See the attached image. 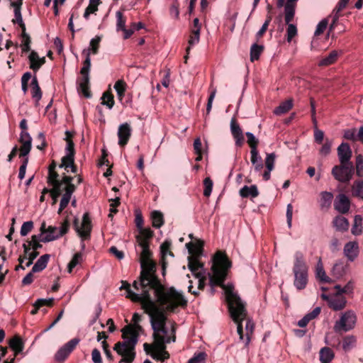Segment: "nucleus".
Here are the masks:
<instances>
[{"label":"nucleus","instance_id":"nucleus-31","mask_svg":"<svg viewBox=\"0 0 363 363\" xmlns=\"http://www.w3.org/2000/svg\"><path fill=\"white\" fill-rule=\"evenodd\" d=\"M250 161L256 172H260L263 168V161L258 150H250Z\"/></svg>","mask_w":363,"mask_h":363},{"label":"nucleus","instance_id":"nucleus-18","mask_svg":"<svg viewBox=\"0 0 363 363\" xmlns=\"http://www.w3.org/2000/svg\"><path fill=\"white\" fill-rule=\"evenodd\" d=\"M337 156L340 164L352 163L350 161L352 152L349 145L346 143H342L337 147Z\"/></svg>","mask_w":363,"mask_h":363},{"label":"nucleus","instance_id":"nucleus-41","mask_svg":"<svg viewBox=\"0 0 363 363\" xmlns=\"http://www.w3.org/2000/svg\"><path fill=\"white\" fill-rule=\"evenodd\" d=\"M152 226L155 228H160L164 224L162 213L159 211H154L151 213Z\"/></svg>","mask_w":363,"mask_h":363},{"label":"nucleus","instance_id":"nucleus-54","mask_svg":"<svg viewBox=\"0 0 363 363\" xmlns=\"http://www.w3.org/2000/svg\"><path fill=\"white\" fill-rule=\"evenodd\" d=\"M345 272V269L343 263L339 262L334 264L332 269V274L335 278L339 279L342 277Z\"/></svg>","mask_w":363,"mask_h":363},{"label":"nucleus","instance_id":"nucleus-48","mask_svg":"<svg viewBox=\"0 0 363 363\" xmlns=\"http://www.w3.org/2000/svg\"><path fill=\"white\" fill-rule=\"evenodd\" d=\"M74 155H72V153H66V155L62 158V162L60 164V168H64L67 172L70 166L74 164Z\"/></svg>","mask_w":363,"mask_h":363},{"label":"nucleus","instance_id":"nucleus-5","mask_svg":"<svg viewBox=\"0 0 363 363\" xmlns=\"http://www.w3.org/2000/svg\"><path fill=\"white\" fill-rule=\"evenodd\" d=\"M160 306H162L158 303L157 300H153L143 309L150 316L151 327L154 332L153 334L156 335H160V333L163 334L167 333L166 328L167 315L164 308ZM162 306L164 307V306ZM164 308H166L165 306ZM165 310L168 311L167 309ZM174 310L175 308L172 311Z\"/></svg>","mask_w":363,"mask_h":363},{"label":"nucleus","instance_id":"nucleus-3","mask_svg":"<svg viewBox=\"0 0 363 363\" xmlns=\"http://www.w3.org/2000/svg\"><path fill=\"white\" fill-rule=\"evenodd\" d=\"M226 298L228 303L229 311L231 318L237 323V332L240 340L243 341L245 346L247 347L250 342V335L253 333L254 323L251 320L247 319L245 323V337L243 334L242 320L246 317L245 304L242 302L238 294L230 289L226 290Z\"/></svg>","mask_w":363,"mask_h":363},{"label":"nucleus","instance_id":"nucleus-1","mask_svg":"<svg viewBox=\"0 0 363 363\" xmlns=\"http://www.w3.org/2000/svg\"><path fill=\"white\" fill-rule=\"evenodd\" d=\"M141 272L139 280H135L133 287L139 290V285L152 291L158 303L166 307L167 311H173L179 306H186L187 301L181 292L174 287L166 289L154 273L155 263L151 260L140 262Z\"/></svg>","mask_w":363,"mask_h":363},{"label":"nucleus","instance_id":"nucleus-6","mask_svg":"<svg viewBox=\"0 0 363 363\" xmlns=\"http://www.w3.org/2000/svg\"><path fill=\"white\" fill-rule=\"evenodd\" d=\"M294 285L298 290H302L306 288L308 284V266L302 252L296 251L294 253Z\"/></svg>","mask_w":363,"mask_h":363},{"label":"nucleus","instance_id":"nucleus-39","mask_svg":"<svg viewBox=\"0 0 363 363\" xmlns=\"http://www.w3.org/2000/svg\"><path fill=\"white\" fill-rule=\"evenodd\" d=\"M333 199V194L328 191H322L320 193V206L322 209L328 208Z\"/></svg>","mask_w":363,"mask_h":363},{"label":"nucleus","instance_id":"nucleus-51","mask_svg":"<svg viewBox=\"0 0 363 363\" xmlns=\"http://www.w3.org/2000/svg\"><path fill=\"white\" fill-rule=\"evenodd\" d=\"M101 104L106 106L111 109L114 105V99L113 94L109 91H105L101 96Z\"/></svg>","mask_w":363,"mask_h":363},{"label":"nucleus","instance_id":"nucleus-50","mask_svg":"<svg viewBox=\"0 0 363 363\" xmlns=\"http://www.w3.org/2000/svg\"><path fill=\"white\" fill-rule=\"evenodd\" d=\"M152 359L164 362L166 359L169 358V352L165 350H160V351H152L150 354H149Z\"/></svg>","mask_w":363,"mask_h":363},{"label":"nucleus","instance_id":"nucleus-36","mask_svg":"<svg viewBox=\"0 0 363 363\" xmlns=\"http://www.w3.org/2000/svg\"><path fill=\"white\" fill-rule=\"evenodd\" d=\"M293 107V100L289 99L279 104L274 111V113L277 116H281L289 111Z\"/></svg>","mask_w":363,"mask_h":363},{"label":"nucleus","instance_id":"nucleus-62","mask_svg":"<svg viewBox=\"0 0 363 363\" xmlns=\"http://www.w3.org/2000/svg\"><path fill=\"white\" fill-rule=\"evenodd\" d=\"M344 138L346 140L356 141L357 140V133L355 128L347 129L344 131Z\"/></svg>","mask_w":363,"mask_h":363},{"label":"nucleus","instance_id":"nucleus-46","mask_svg":"<svg viewBox=\"0 0 363 363\" xmlns=\"http://www.w3.org/2000/svg\"><path fill=\"white\" fill-rule=\"evenodd\" d=\"M263 50L264 47L262 45H259L256 43L253 44L250 48V60L252 62L257 60Z\"/></svg>","mask_w":363,"mask_h":363},{"label":"nucleus","instance_id":"nucleus-42","mask_svg":"<svg viewBox=\"0 0 363 363\" xmlns=\"http://www.w3.org/2000/svg\"><path fill=\"white\" fill-rule=\"evenodd\" d=\"M356 343V337L353 335H347L343 338L342 347L345 352L351 350Z\"/></svg>","mask_w":363,"mask_h":363},{"label":"nucleus","instance_id":"nucleus-28","mask_svg":"<svg viewBox=\"0 0 363 363\" xmlns=\"http://www.w3.org/2000/svg\"><path fill=\"white\" fill-rule=\"evenodd\" d=\"M186 246L191 256L200 257L202 253L203 242L201 240L196 242H190L186 243Z\"/></svg>","mask_w":363,"mask_h":363},{"label":"nucleus","instance_id":"nucleus-21","mask_svg":"<svg viewBox=\"0 0 363 363\" xmlns=\"http://www.w3.org/2000/svg\"><path fill=\"white\" fill-rule=\"evenodd\" d=\"M59 174L57 172L55 171L48 172V176L47 182L50 186H52V189L50 191V195L54 202H56L57 198L59 197V192L57 191V184L60 180L58 179Z\"/></svg>","mask_w":363,"mask_h":363},{"label":"nucleus","instance_id":"nucleus-44","mask_svg":"<svg viewBox=\"0 0 363 363\" xmlns=\"http://www.w3.org/2000/svg\"><path fill=\"white\" fill-rule=\"evenodd\" d=\"M53 298H48V299H45V298H39L38 299L33 306H34V308L31 311L30 313L33 314V315H35L37 313L38 311L39 310V308L43 306H52V303H53Z\"/></svg>","mask_w":363,"mask_h":363},{"label":"nucleus","instance_id":"nucleus-35","mask_svg":"<svg viewBox=\"0 0 363 363\" xmlns=\"http://www.w3.org/2000/svg\"><path fill=\"white\" fill-rule=\"evenodd\" d=\"M31 86V94L33 99L35 100L37 103L41 99L42 97V91L39 86L38 82L36 77H34L30 82Z\"/></svg>","mask_w":363,"mask_h":363},{"label":"nucleus","instance_id":"nucleus-30","mask_svg":"<svg viewBox=\"0 0 363 363\" xmlns=\"http://www.w3.org/2000/svg\"><path fill=\"white\" fill-rule=\"evenodd\" d=\"M9 346L15 352V356L21 353L24 348L23 340L18 335H15L10 340Z\"/></svg>","mask_w":363,"mask_h":363},{"label":"nucleus","instance_id":"nucleus-19","mask_svg":"<svg viewBox=\"0 0 363 363\" xmlns=\"http://www.w3.org/2000/svg\"><path fill=\"white\" fill-rule=\"evenodd\" d=\"M334 208L342 214L347 213L350 208V201L348 197L343 194H339L335 200Z\"/></svg>","mask_w":363,"mask_h":363},{"label":"nucleus","instance_id":"nucleus-45","mask_svg":"<svg viewBox=\"0 0 363 363\" xmlns=\"http://www.w3.org/2000/svg\"><path fill=\"white\" fill-rule=\"evenodd\" d=\"M352 195L363 199V179L355 181L352 186Z\"/></svg>","mask_w":363,"mask_h":363},{"label":"nucleus","instance_id":"nucleus-15","mask_svg":"<svg viewBox=\"0 0 363 363\" xmlns=\"http://www.w3.org/2000/svg\"><path fill=\"white\" fill-rule=\"evenodd\" d=\"M321 298L328 302V306L333 311H341L346 306V298L340 293H336L332 296L322 294Z\"/></svg>","mask_w":363,"mask_h":363},{"label":"nucleus","instance_id":"nucleus-53","mask_svg":"<svg viewBox=\"0 0 363 363\" xmlns=\"http://www.w3.org/2000/svg\"><path fill=\"white\" fill-rule=\"evenodd\" d=\"M82 261V254L81 252H77L74 255L72 259L68 264V272L71 273L72 269Z\"/></svg>","mask_w":363,"mask_h":363},{"label":"nucleus","instance_id":"nucleus-59","mask_svg":"<svg viewBox=\"0 0 363 363\" xmlns=\"http://www.w3.org/2000/svg\"><path fill=\"white\" fill-rule=\"evenodd\" d=\"M191 35L190 36V38L189 40V47L186 48V52L188 53L190 50V46L194 45L199 43V38H200V32H199V30H192Z\"/></svg>","mask_w":363,"mask_h":363},{"label":"nucleus","instance_id":"nucleus-2","mask_svg":"<svg viewBox=\"0 0 363 363\" xmlns=\"http://www.w3.org/2000/svg\"><path fill=\"white\" fill-rule=\"evenodd\" d=\"M133 325L125 326L122 329L123 342H118L113 347V350L122 357L120 363H132L135 357V347L138 341L139 331L142 327L138 324L141 316L135 313L133 315Z\"/></svg>","mask_w":363,"mask_h":363},{"label":"nucleus","instance_id":"nucleus-34","mask_svg":"<svg viewBox=\"0 0 363 363\" xmlns=\"http://www.w3.org/2000/svg\"><path fill=\"white\" fill-rule=\"evenodd\" d=\"M21 6L22 5H19V4H17L16 6H11L12 7H13L14 16H15V18H13L12 20V22L13 23H18L19 25V26L21 27V30L26 31V25L23 21V18H22V15H21Z\"/></svg>","mask_w":363,"mask_h":363},{"label":"nucleus","instance_id":"nucleus-58","mask_svg":"<svg viewBox=\"0 0 363 363\" xmlns=\"http://www.w3.org/2000/svg\"><path fill=\"white\" fill-rule=\"evenodd\" d=\"M245 135L247 138V143L251 149L250 150H257L258 140L250 132H247Z\"/></svg>","mask_w":363,"mask_h":363},{"label":"nucleus","instance_id":"nucleus-24","mask_svg":"<svg viewBox=\"0 0 363 363\" xmlns=\"http://www.w3.org/2000/svg\"><path fill=\"white\" fill-rule=\"evenodd\" d=\"M275 159L276 155L274 152L267 155L265 158V167L267 169L262 174L263 179L265 181H268L271 177V172L274 168Z\"/></svg>","mask_w":363,"mask_h":363},{"label":"nucleus","instance_id":"nucleus-64","mask_svg":"<svg viewBox=\"0 0 363 363\" xmlns=\"http://www.w3.org/2000/svg\"><path fill=\"white\" fill-rule=\"evenodd\" d=\"M21 146L20 147V157H26L27 156L32 147V142H25V143H21Z\"/></svg>","mask_w":363,"mask_h":363},{"label":"nucleus","instance_id":"nucleus-23","mask_svg":"<svg viewBox=\"0 0 363 363\" xmlns=\"http://www.w3.org/2000/svg\"><path fill=\"white\" fill-rule=\"evenodd\" d=\"M30 62V68L34 72H37L40 67L45 63V57H40L38 54L32 50L28 56Z\"/></svg>","mask_w":363,"mask_h":363},{"label":"nucleus","instance_id":"nucleus-8","mask_svg":"<svg viewBox=\"0 0 363 363\" xmlns=\"http://www.w3.org/2000/svg\"><path fill=\"white\" fill-rule=\"evenodd\" d=\"M73 179L72 177L63 175L62 179L57 184V191H58L59 192V196L65 191L60 200L58 209L59 214L67 206L70 201L71 196L76 189L74 184H72Z\"/></svg>","mask_w":363,"mask_h":363},{"label":"nucleus","instance_id":"nucleus-47","mask_svg":"<svg viewBox=\"0 0 363 363\" xmlns=\"http://www.w3.org/2000/svg\"><path fill=\"white\" fill-rule=\"evenodd\" d=\"M284 13H285V22L286 24L290 23V22L293 20L295 14V5H289V4H286L284 6Z\"/></svg>","mask_w":363,"mask_h":363},{"label":"nucleus","instance_id":"nucleus-37","mask_svg":"<svg viewBox=\"0 0 363 363\" xmlns=\"http://www.w3.org/2000/svg\"><path fill=\"white\" fill-rule=\"evenodd\" d=\"M363 232V218L360 215H356L354 218L351 233L354 235H360Z\"/></svg>","mask_w":363,"mask_h":363},{"label":"nucleus","instance_id":"nucleus-61","mask_svg":"<svg viewBox=\"0 0 363 363\" xmlns=\"http://www.w3.org/2000/svg\"><path fill=\"white\" fill-rule=\"evenodd\" d=\"M204 190L203 195L208 197L212 191L213 189V181L209 178L206 177L203 180Z\"/></svg>","mask_w":363,"mask_h":363},{"label":"nucleus","instance_id":"nucleus-56","mask_svg":"<svg viewBox=\"0 0 363 363\" xmlns=\"http://www.w3.org/2000/svg\"><path fill=\"white\" fill-rule=\"evenodd\" d=\"M355 167L356 174L359 177H363V155L361 154L356 157Z\"/></svg>","mask_w":363,"mask_h":363},{"label":"nucleus","instance_id":"nucleus-40","mask_svg":"<svg viewBox=\"0 0 363 363\" xmlns=\"http://www.w3.org/2000/svg\"><path fill=\"white\" fill-rule=\"evenodd\" d=\"M334 352L329 347H323L320 351L321 363H330L334 358Z\"/></svg>","mask_w":363,"mask_h":363},{"label":"nucleus","instance_id":"nucleus-14","mask_svg":"<svg viewBox=\"0 0 363 363\" xmlns=\"http://www.w3.org/2000/svg\"><path fill=\"white\" fill-rule=\"evenodd\" d=\"M154 342L152 345H150L148 343H144L143 348L147 354H150L152 351H160L166 349V343H169L170 342H174L176 340L175 336H173L172 338L168 337L165 338L162 335H156L153 334Z\"/></svg>","mask_w":363,"mask_h":363},{"label":"nucleus","instance_id":"nucleus-10","mask_svg":"<svg viewBox=\"0 0 363 363\" xmlns=\"http://www.w3.org/2000/svg\"><path fill=\"white\" fill-rule=\"evenodd\" d=\"M91 69L90 51H86V59L80 70L81 77L77 79V89L86 98L91 96L89 91V71Z\"/></svg>","mask_w":363,"mask_h":363},{"label":"nucleus","instance_id":"nucleus-38","mask_svg":"<svg viewBox=\"0 0 363 363\" xmlns=\"http://www.w3.org/2000/svg\"><path fill=\"white\" fill-rule=\"evenodd\" d=\"M339 54V52L337 50L331 51L328 56L323 57L318 62V65L320 67H326L335 63L337 60Z\"/></svg>","mask_w":363,"mask_h":363},{"label":"nucleus","instance_id":"nucleus-11","mask_svg":"<svg viewBox=\"0 0 363 363\" xmlns=\"http://www.w3.org/2000/svg\"><path fill=\"white\" fill-rule=\"evenodd\" d=\"M357 317L352 311H347L342 313L340 320L334 325V330L336 333L347 332L352 330L356 323Z\"/></svg>","mask_w":363,"mask_h":363},{"label":"nucleus","instance_id":"nucleus-55","mask_svg":"<svg viewBox=\"0 0 363 363\" xmlns=\"http://www.w3.org/2000/svg\"><path fill=\"white\" fill-rule=\"evenodd\" d=\"M116 30H121V29H124L125 27L126 18L123 16V13L120 11H118L116 13Z\"/></svg>","mask_w":363,"mask_h":363},{"label":"nucleus","instance_id":"nucleus-13","mask_svg":"<svg viewBox=\"0 0 363 363\" xmlns=\"http://www.w3.org/2000/svg\"><path fill=\"white\" fill-rule=\"evenodd\" d=\"M74 227L82 240H88L90 238V233L92 228L89 213H84L80 225H79L78 218H75L74 220Z\"/></svg>","mask_w":363,"mask_h":363},{"label":"nucleus","instance_id":"nucleus-32","mask_svg":"<svg viewBox=\"0 0 363 363\" xmlns=\"http://www.w3.org/2000/svg\"><path fill=\"white\" fill-rule=\"evenodd\" d=\"M199 257L196 256H189L188 257V267L194 275L197 273H202L199 272L200 269L203 268V264L199 262Z\"/></svg>","mask_w":363,"mask_h":363},{"label":"nucleus","instance_id":"nucleus-29","mask_svg":"<svg viewBox=\"0 0 363 363\" xmlns=\"http://www.w3.org/2000/svg\"><path fill=\"white\" fill-rule=\"evenodd\" d=\"M239 194L242 198H255L259 195V191L256 185L244 186L240 189Z\"/></svg>","mask_w":363,"mask_h":363},{"label":"nucleus","instance_id":"nucleus-20","mask_svg":"<svg viewBox=\"0 0 363 363\" xmlns=\"http://www.w3.org/2000/svg\"><path fill=\"white\" fill-rule=\"evenodd\" d=\"M131 131L130 125L128 123H124L119 125L118 130L119 145L125 146L128 143L131 136Z\"/></svg>","mask_w":363,"mask_h":363},{"label":"nucleus","instance_id":"nucleus-26","mask_svg":"<svg viewBox=\"0 0 363 363\" xmlns=\"http://www.w3.org/2000/svg\"><path fill=\"white\" fill-rule=\"evenodd\" d=\"M333 225L336 230L345 232L348 230L350 223L346 218L342 216H337L333 219Z\"/></svg>","mask_w":363,"mask_h":363},{"label":"nucleus","instance_id":"nucleus-27","mask_svg":"<svg viewBox=\"0 0 363 363\" xmlns=\"http://www.w3.org/2000/svg\"><path fill=\"white\" fill-rule=\"evenodd\" d=\"M139 234L136 235V241L138 244H141L143 241L147 244H150V239L153 236V231L150 228H140L138 229Z\"/></svg>","mask_w":363,"mask_h":363},{"label":"nucleus","instance_id":"nucleus-12","mask_svg":"<svg viewBox=\"0 0 363 363\" xmlns=\"http://www.w3.org/2000/svg\"><path fill=\"white\" fill-rule=\"evenodd\" d=\"M354 167L352 163L340 164L332 169V174L340 182H348L352 177Z\"/></svg>","mask_w":363,"mask_h":363},{"label":"nucleus","instance_id":"nucleus-33","mask_svg":"<svg viewBox=\"0 0 363 363\" xmlns=\"http://www.w3.org/2000/svg\"><path fill=\"white\" fill-rule=\"evenodd\" d=\"M50 259V255L45 254L42 255L35 263L32 269L33 272H40L46 268Z\"/></svg>","mask_w":363,"mask_h":363},{"label":"nucleus","instance_id":"nucleus-43","mask_svg":"<svg viewBox=\"0 0 363 363\" xmlns=\"http://www.w3.org/2000/svg\"><path fill=\"white\" fill-rule=\"evenodd\" d=\"M139 247H141V252L140 256V262L142 261H145L148 259H151V252L150 250V244H147L145 242H142L141 244H138Z\"/></svg>","mask_w":363,"mask_h":363},{"label":"nucleus","instance_id":"nucleus-17","mask_svg":"<svg viewBox=\"0 0 363 363\" xmlns=\"http://www.w3.org/2000/svg\"><path fill=\"white\" fill-rule=\"evenodd\" d=\"M230 131L235 140V145L237 147H241L244 143L245 138L242 130L235 118H232L230 121Z\"/></svg>","mask_w":363,"mask_h":363},{"label":"nucleus","instance_id":"nucleus-63","mask_svg":"<svg viewBox=\"0 0 363 363\" xmlns=\"http://www.w3.org/2000/svg\"><path fill=\"white\" fill-rule=\"evenodd\" d=\"M332 144V141L327 138L319 150L320 154L323 156L328 155L330 152Z\"/></svg>","mask_w":363,"mask_h":363},{"label":"nucleus","instance_id":"nucleus-7","mask_svg":"<svg viewBox=\"0 0 363 363\" xmlns=\"http://www.w3.org/2000/svg\"><path fill=\"white\" fill-rule=\"evenodd\" d=\"M69 228V222L67 218L65 219L59 228L49 225L43 222L40 226V240L43 242H48L58 239L66 234Z\"/></svg>","mask_w":363,"mask_h":363},{"label":"nucleus","instance_id":"nucleus-57","mask_svg":"<svg viewBox=\"0 0 363 363\" xmlns=\"http://www.w3.org/2000/svg\"><path fill=\"white\" fill-rule=\"evenodd\" d=\"M65 140L67 142L66 153H72V155H74V145L73 141L71 140L72 135L67 130L65 132Z\"/></svg>","mask_w":363,"mask_h":363},{"label":"nucleus","instance_id":"nucleus-60","mask_svg":"<svg viewBox=\"0 0 363 363\" xmlns=\"http://www.w3.org/2000/svg\"><path fill=\"white\" fill-rule=\"evenodd\" d=\"M297 35V28L295 25L292 23L288 24V28L286 30V40L287 42L290 43L293 38H294Z\"/></svg>","mask_w":363,"mask_h":363},{"label":"nucleus","instance_id":"nucleus-9","mask_svg":"<svg viewBox=\"0 0 363 363\" xmlns=\"http://www.w3.org/2000/svg\"><path fill=\"white\" fill-rule=\"evenodd\" d=\"M138 286L139 290L138 291L140 293H135L131 290L130 285L128 281H122L120 289L125 290L126 298L130 299L133 302L140 303L142 308L144 309L148 304H150V302L153 301V299L150 296V291L146 287H143L140 285Z\"/></svg>","mask_w":363,"mask_h":363},{"label":"nucleus","instance_id":"nucleus-49","mask_svg":"<svg viewBox=\"0 0 363 363\" xmlns=\"http://www.w3.org/2000/svg\"><path fill=\"white\" fill-rule=\"evenodd\" d=\"M22 42H21V50L23 52H27L30 50V37L26 33V31H22L21 33Z\"/></svg>","mask_w":363,"mask_h":363},{"label":"nucleus","instance_id":"nucleus-22","mask_svg":"<svg viewBox=\"0 0 363 363\" xmlns=\"http://www.w3.org/2000/svg\"><path fill=\"white\" fill-rule=\"evenodd\" d=\"M344 255L348 260L354 261L359 255V245L356 241H351L345 244Z\"/></svg>","mask_w":363,"mask_h":363},{"label":"nucleus","instance_id":"nucleus-25","mask_svg":"<svg viewBox=\"0 0 363 363\" xmlns=\"http://www.w3.org/2000/svg\"><path fill=\"white\" fill-rule=\"evenodd\" d=\"M315 277L320 282L323 283H330L332 281L331 279L325 274L320 257H319L315 267Z\"/></svg>","mask_w":363,"mask_h":363},{"label":"nucleus","instance_id":"nucleus-52","mask_svg":"<svg viewBox=\"0 0 363 363\" xmlns=\"http://www.w3.org/2000/svg\"><path fill=\"white\" fill-rule=\"evenodd\" d=\"M126 84L123 80H118L114 84V89L117 92L118 99L121 101L125 94Z\"/></svg>","mask_w":363,"mask_h":363},{"label":"nucleus","instance_id":"nucleus-4","mask_svg":"<svg viewBox=\"0 0 363 363\" xmlns=\"http://www.w3.org/2000/svg\"><path fill=\"white\" fill-rule=\"evenodd\" d=\"M230 267L231 262L228 258L226 254L221 251H218L213 257L211 272L208 273L209 284L212 288V294L214 291V286H220L223 287V282Z\"/></svg>","mask_w":363,"mask_h":363},{"label":"nucleus","instance_id":"nucleus-16","mask_svg":"<svg viewBox=\"0 0 363 363\" xmlns=\"http://www.w3.org/2000/svg\"><path fill=\"white\" fill-rule=\"evenodd\" d=\"M79 339L73 338L60 347L55 355L57 362H62L79 344Z\"/></svg>","mask_w":363,"mask_h":363}]
</instances>
